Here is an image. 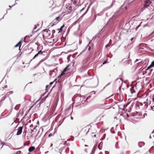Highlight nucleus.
Masks as SVG:
<instances>
[{
	"label": "nucleus",
	"instance_id": "1",
	"mask_svg": "<svg viewBox=\"0 0 154 154\" xmlns=\"http://www.w3.org/2000/svg\"><path fill=\"white\" fill-rule=\"evenodd\" d=\"M43 36V38H50L51 36V32L48 29H44L42 31Z\"/></svg>",
	"mask_w": 154,
	"mask_h": 154
},
{
	"label": "nucleus",
	"instance_id": "2",
	"mask_svg": "<svg viewBox=\"0 0 154 154\" xmlns=\"http://www.w3.org/2000/svg\"><path fill=\"white\" fill-rule=\"evenodd\" d=\"M57 70V68L54 69L53 70L50 71L49 72V75L52 77H54L56 75Z\"/></svg>",
	"mask_w": 154,
	"mask_h": 154
},
{
	"label": "nucleus",
	"instance_id": "3",
	"mask_svg": "<svg viewBox=\"0 0 154 154\" xmlns=\"http://www.w3.org/2000/svg\"><path fill=\"white\" fill-rule=\"evenodd\" d=\"M89 131V130L88 129L86 130V129L84 128L81 130L80 132V134L83 136H86Z\"/></svg>",
	"mask_w": 154,
	"mask_h": 154
},
{
	"label": "nucleus",
	"instance_id": "4",
	"mask_svg": "<svg viewBox=\"0 0 154 154\" xmlns=\"http://www.w3.org/2000/svg\"><path fill=\"white\" fill-rule=\"evenodd\" d=\"M43 52L41 51H40L37 54H36L34 57H33L32 59H31V60L36 58L37 57H41L43 55Z\"/></svg>",
	"mask_w": 154,
	"mask_h": 154
},
{
	"label": "nucleus",
	"instance_id": "5",
	"mask_svg": "<svg viewBox=\"0 0 154 154\" xmlns=\"http://www.w3.org/2000/svg\"><path fill=\"white\" fill-rule=\"evenodd\" d=\"M151 97H149L147 98L146 101L144 102V103H145V105L146 107H147L148 105H150L151 104Z\"/></svg>",
	"mask_w": 154,
	"mask_h": 154
},
{
	"label": "nucleus",
	"instance_id": "6",
	"mask_svg": "<svg viewBox=\"0 0 154 154\" xmlns=\"http://www.w3.org/2000/svg\"><path fill=\"white\" fill-rule=\"evenodd\" d=\"M151 3V2L150 0H145L143 5L144 8H146Z\"/></svg>",
	"mask_w": 154,
	"mask_h": 154
},
{
	"label": "nucleus",
	"instance_id": "7",
	"mask_svg": "<svg viewBox=\"0 0 154 154\" xmlns=\"http://www.w3.org/2000/svg\"><path fill=\"white\" fill-rule=\"evenodd\" d=\"M69 65H68L64 69L63 72L61 73V75H63L65 74V72L67 71H68L70 70V69L69 68Z\"/></svg>",
	"mask_w": 154,
	"mask_h": 154
},
{
	"label": "nucleus",
	"instance_id": "8",
	"mask_svg": "<svg viewBox=\"0 0 154 154\" xmlns=\"http://www.w3.org/2000/svg\"><path fill=\"white\" fill-rule=\"evenodd\" d=\"M23 128L22 127H20L18 128L17 129L18 131L16 134L17 135H18L21 134Z\"/></svg>",
	"mask_w": 154,
	"mask_h": 154
},
{
	"label": "nucleus",
	"instance_id": "9",
	"mask_svg": "<svg viewBox=\"0 0 154 154\" xmlns=\"http://www.w3.org/2000/svg\"><path fill=\"white\" fill-rule=\"evenodd\" d=\"M142 66V64L141 62H139L137 63V65L136 66V69H140L141 68Z\"/></svg>",
	"mask_w": 154,
	"mask_h": 154
},
{
	"label": "nucleus",
	"instance_id": "10",
	"mask_svg": "<svg viewBox=\"0 0 154 154\" xmlns=\"http://www.w3.org/2000/svg\"><path fill=\"white\" fill-rule=\"evenodd\" d=\"M54 4V1L53 0H48L47 2V5L49 7H51Z\"/></svg>",
	"mask_w": 154,
	"mask_h": 154
},
{
	"label": "nucleus",
	"instance_id": "11",
	"mask_svg": "<svg viewBox=\"0 0 154 154\" xmlns=\"http://www.w3.org/2000/svg\"><path fill=\"white\" fill-rule=\"evenodd\" d=\"M154 66V60L152 62L151 64L147 67V69H146V71H148L151 67Z\"/></svg>",
	"mask_w": 154,
	"mask_h": 154
},
{
	"label": "nucleus",
	"instance_id": "12",
	"mask_svg": "<svg viewBox=\"0 0 154 154\" xmlns=\"http://www.w3.org/2000/svg\"><path fill=\"white\" fill-rule=\"evenodd\" d=\"M22 45V42L21 41H20L15 46V47H19V49L20 50V48Z\"/></svg>",
	"mask_w": 154,
	"mask_h": 154
},
{
	"label": "nucleus",
	"instance_id": "13",
	"mask_svg": "<svg viewBox=\"0 0 154 154\" xmlns=\"http://www.w3.org/2000/svg\"><path fill=\"white\" fill-rule=\"evenodd\" d=\"M80 0H74L73 3L75 5H77L80 2Z\"/></svg>",
	"mask_w": 154,
	"mask_h": 154
},
{
	"label": "nucleus",
	"instance_id": "14",
	"mask_svg": "<svg viewBox=\"0 0 154 154\" xmlns=\"http://www.w3.org/2000/svg\"><path fill=\"white\" fill-rule=\"evenodd\" d=\"M60 17L59 16L57 17L53 21H54V23H57L59 21V19H60Z\"/></svg>",
	"mask_w": 154,
	"mask_h": 154
},
{
	"label": "nucleus",
	"instance_id": "15",
	"mask_svg": "<svg viewBox=\"0 0 154 154\" xmlns=\"http://www.w3.org/2000/svg\"><path fill=\"white\" fill-rule=\"evenodd\" d=\"M64 25L63 24L62 25L60 29H59L58 30V33H60L62 31L63 28L64 27Z\"/></svg>",
	"mask_w": 154,
	"mask_h": 154
},
{
	"label": "nucleus",
	"instance_id": "16",
	"mask_svg": "<svg viewBox=\"0 0 154 154\" xmlns=\"http://www.w3.org/2000/svg\"><path fill=\"white\" fill-rule=\"evenodd\" d=\"M131 92L132 94L134 93L135 92V90L134 89V87H131L130 89Z\"/></svg>",
	"mask_w": 154,
	"mask_h": 154
},
{
	"label": "nucleus",
	"instance_id": "17",
	"mask_svg": "<svg viewBox=\"0 0 154 154\" xmlns=\"http://www.w3.org/2000/svg\"><path fill=\"white\" fill-rule=\"evenodd\" d=\"M35 149V148L34 146H31L29 149V152H31L33 151Z\"/></svg>",
	"mask_w": 154,
	"mask_h": 154
},
{
	"label": "nucleus",
	"instance_id": "18",
	"mask_svg": "<svg viewBox=\"0 0 154 154\" xmlns=\"http://www.w3.org/2000/svg\"><path fill=\"white\" fill-rule=\"evenodd\" d=\"M102 144L103 143L100 142L98 146V148L100 150L102 148Z\"/></svg>",
	"mask_w": 154,
	"mask_h": 154
},
{
	"label": "nucleus",
	"instance_id": "19",
	"mask_svg": "<svg viewBox=\"0 0 154 154\" xmlns=\"http://www.w3.org/2000/svg\"><path fill=\"white\" fill-rule=\"evenodd\" d=\"M145 45L144 43H141L139 44V46L140 47H141L142 46H144Z\"/></svg>",
	"mask_w": 154,
	"mask_h": 154
},
{
	"label": "nucleus",
	"instance_id": "20",
	"mask_svg": "<svg viewBox=\"0 0 154 154\" xmlns=\"http://www.w3.org/2000/svg\"><path fill=\"white\" fill-rule=\"evenodd\" d=\"M96 133V132H92V134H94L95 133ZM91 136L92 137H96V135L95 134H94V135L91 134Z\"/></svg>",
	"mask_w": 154,
	"mask_h": 154
},
{
	"label": "nucleus",
	"instance_id": "21",
	"mask_svg": "<svg viewBox=\"0 0 154 154\" xmlns=\"http://www.w3.org/2000/svg\"><path fill=\"white\" fill-rule=\"evenodd\" d=\"M37 26L36 25H35V27L34 28V29H33V30L35 31V32H36L37 31L38 29H37V30H36V28H37Z\"/></svg>",
	"mask_w": 154,
	"mask_h": 154
},
{
	"label": "nucleus",
	"instance_id": "22",
	"mask_svg": "<svg viewBox=\"0 0 154 154\" xmlns=\"http://www.w3.org/2000/svg\"><path fill=\"white\" fill-rule=\"evenodd\" d=\"M50 85H47L46 86V89L48 90V89H49L50 88Z\"/></svg>",
	"mask_w": 154,
	"mask_h": 154
},
{
	"label": "nucleus",
	"instance_id": "23",
	"mask_svg": "<svg viewBox=\"0 0 154 154\" xmlns=\"http://www.w3.org/2000/svg\"><path fill=\"white\" fill-rule=\"evenodd\" d=\"M151 101L152 100V101L153 103L154 102V97L153 96L151 97Z\"/></svg>",
	"mask_w": 154,
	"mask_h": 154
},
{
	"label": "nucleus",
	"instance_id": "24",
	"mask_svg": "<svg viewBox=\"0 0 154 154\" xmlns=\"http://www.w3.org/2000/svg\"><path fill=\"white\" fill-rule=\"evenodd\" d=\"M108 59H106V60L104 61V62L103 63V64L104 65L107 62Z\"/></svg>",
	"mask_w": 154,
	"mask_h": 154
},
{
	"label": "nucleus",
	"instance_id": "25",
	"mask_svg": "<svg viewBox=\"0 0 154 154\" xmlns=\"http://www.w3.org/2000/svg\"><path fill=\"white\" fill-rule=\"evenodd\" d=\"M62 121H60L59 123V126L62 123Z\"/></svg>",
	"mask_w": 154,
	"mask_h": 154
},
{
	"label": "nucleus",
	"instance_id": "26",
	"mask_svg": "<svg viewBox=\"0 0 154 154\" xmlns=\"http://www.w3.org/2000/svg\"><path fill=\"white\" fill-rule=\"evenodd\" d=\"M21 151H18L17 152L16 154H20L21 153Z\"/></svg>",
	"mask_w": 154,
	"mask_h": 154
},
{
	"label": "nucleus",
	"instance_id": "27",
	"mask_svg": "<svg viewBox=\"0 0 154 154\" xmlns=\"http://www.w3.org/2000/svg\"><path fill=\"white\" fill-rule=\"evenodd\" d=\"M53 134H51V133H50V134L48 135V137H51V136H53Z\"/></svg>",
	"mask_w": 154,
	"mask_h": 154
},
{
	"label": "nucleus",
	"instance_id": "28",
	"mask_svg": "<svg viewBox=\"0 0 154 154\" xmlns=\"http://www.w3.org/2000/svg\"><path fill=\"white\" fill-rule=\"evenodd\" d=\"M138 61V59H137L135 61V62H137Z\"/></svg>",
	"mask_w": 154,
	"mask_h": 154
},
{
	"label": "nucleus",
	"instance_id": "29",
	"mask_svg": "<svg viewBox=\"0 0 154 154\" xmlns=\"http://www.w3.org/2000/svg\"><path fill=\"white\" fill-rule=\"evenodd\" d=\"M109 46V45L108 44L106 46V47L107 48Z\"/></svg>",
	"mask_w": 154,
	"mask_h": 154
},
{
	"label": "nucleus",
	"instance_id": "30",
	"mask_svg": "<svg viewBox=\"0 0 154 154\" xmlns=\"http://www.w3.org/2000/svg\"><path fill=\"white\" fill-rule=\"evenodd\" d=\"M134 38V37L132 38L131 39V41H132Z\"/></svg>",
	"mask_w": 154,
	"mask_h": 154
},
{
	"label": "nucleus",
	"instance_id": "31",
	"mask_svg": "<svg viewBox=\"0 0 154 154\" xmlns=\"http://www.w3.org/2000/svg\"><path fill=\"white\" fill-rule=\"evenodd\" d=\"M90 49H91V47L90 46H89L88 48V50H90Z\"/></svg>",
	"mask_w": 154,
	"mask_h": 154
},
{
	"label": "nucleus",
	"instance_id": "32",
	"mask_svg": "<svg viewBox=\"0 0 154 154\" xmlns=\"http://www.w3.org/2000/svg\"><path fill=\"white\" fill-rule=\"evenodd\" d=\"M152 69H150L149 70V71L150 72V73H149L150 74V73L152 71Z\"/></svg>",
	"mask_w": 154,
	"mask_h": 154
},
{
	"label": "nucleus",
	"instance_id": "33",
	"mask_svg": "<svg viewBox=\"0 0 154 154\" xmlns=\"http://www.w3.org/2000/svg\"><path fill=\"white\" fill-rule=\"evenodd\" d=\"M53 41H54V42H57V41H55V40H54V39L53 40Z\"/></svg>",
	"mask_w": 154,
	"mask_h": 154
},
{
	"label": "nucleus",
	"instance_id": "34",
	"mask_svg": "<svg viewBox=\"0 0 154 154\" xmlns=\"http://www.w3.org/2000/svg\"><path fill=\"white\" fill-rule=\"evenodd\" d=\"M53 82H51L50 83V85H52L53 84Z\"/></svg>",
	"mask_w": 154,
	"mask_h": 154
},
{
	"label": "nucleus",
	"instance_id": "35",
	"mask_svg": "<svg viewBox=\"0 0 154 154\" xmlns=\"http://www.w3.org/2000/svg\"><path fill=\"white\" fill-rule=\"evenodd\" d=\"M85 146H88V145H85Z\"/></svg>",
	"mask_w": 154,
	"mask_h": 154
},
{
	"label": "nucleus",
	"instance_id": "36",
	"mask_svg": "<svg viewBox=\"0 0 154 154\" xmlns=\"http://www.w3.org/2000/svg\"><path fill=\"white\" fill-rule=\"evenodd\" d=\"M32 106L31 107L29 110L32 107Z\"/></svg>",
	"mask_w": 154,
	"mask_h": 154
},
{
	"label": "nucleus",
	"instance_id": "37",
	"mask_svg": "<svg viewBox=\"0 0 154 154\" xmlns=\"http://www.w3.org/2000/svg\"><path fill=\"white\" fill-rule=\"evenodd\" d=\"M111 42V40H110L109 42Z\"/></svg>",
	"mask_w": 154,
	"mask_h": 154
},
{
	"label": "nucleus",
	"instance_id": "38",
	"mask_svg": "<svg viewBox=\"0 0 154 154\" xmlns=\"http://www.w3.org/2000/svg\"><path fill=\"white\" fill-rule=\"evenodd\" d=\"M39 103L40 104V105H40V104H41V103L40 102H39Z\"/></svg>",
	"mask_w": 154,
	"mask_h": 154
},
{
	"label": "nucleus",
	"instance_id": "39",
	"mask_svg": "<svg viewBox=\"0 0 154 154\" xmlns=\"http://www.w3.org/2000/svg\"><path fill=\"white\" fill-rule=\"evenodd\" d=\"M138 27H139V26H138V27H137L136 28H138Z\"/></svg>",
	"mask_w": 154,
	"mask_h": 154
},
{
	"label": "nucleus",
	"instance_id": "40",
	"mask_svg": "<svg viewBox=\"0 0 154 154\" xmlns=\"http://www.w3.org/2000/svg\"><path fill=\"white\" fill-rule=\"evenodd\" d=\"M107 57H109V56H108V55H107Z\"/></svg>",
	"mask_w": 154,
	"mask_h": 154
},
{
	"label": "nucleus",
	"instance_id": "41",
	"mask_svg": "<svg viewBox=\"0 0 154 154\" xmlns=\"http://www.w3.org/2000/svg\"><path fill=\"white\" fill-rule=\"evenodd\" d=\"M32 53V52H30L29 53Z\"/></svg>",
	"mask_w": 154,
	"mask_h": 154
},
{
	"label": "nucleus",
	"instance_id": "42",
	"mask_svg": "<svg viewBox=\"0 0 154 154\" xmlns=\"http://www.w3.org/2000/svg\"><path fill=\"white\" fill-rule=\"evenodd\" d=\"M122 100H123V98H122Z\"/></svg>",
	"mask_w": 154,
	"mask_h": 154
}]
</instances>
